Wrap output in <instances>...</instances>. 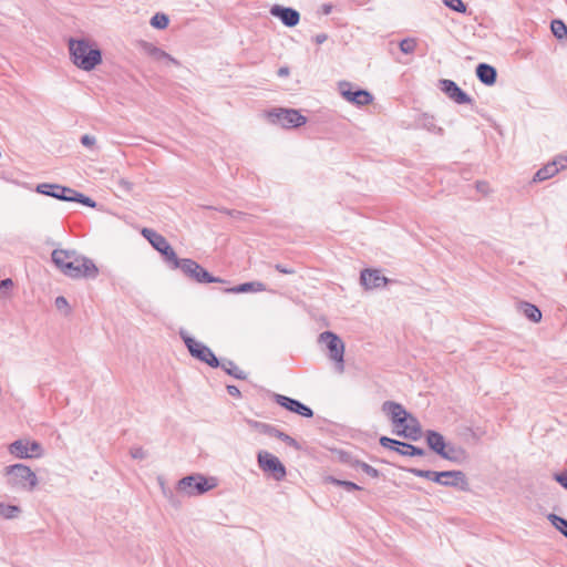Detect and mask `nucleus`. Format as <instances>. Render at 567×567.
<instances>
[{"mask_svg": "<svg viewBox=\"0 0 567 567\" xmlns=\"http://www.w3.org/2000/svg\"><path fill=\"white\" fill-rule=\"evenodd\" d=\"M3 477L6 485L13 492H33L39 484L37 474L22 463L6 466Z\"/></svg>", "mask_w": 567, "mask_h": 567, "instance_id": "f257e3e1", "label": "nucleus"}, {"mask_svg": "<svg viewBox=\"0 0 567 567\" xmlns=\"http://www.w3.org/2000/svg\"><path fill=\"white\" fill-rule=\"evenodd\" d=\"M69 51L72 62L84 71H91L102 62L101 51L87 40L70 39Z\"/></svg>", "mask_w": 567, "mask_h": 567, "instance_id": "f03ea898", "label": "nucleus"}, {"mask_svg": "<svg viewBox=\"0 0 567 567\" xmlns=\"http://www.w3.org/2000/svg\"><path fill=\"white\" fill-rule=\"evenodd\" d=\"M319 344L324 347L329 360L332 362L336 372H344L346 344L342 339L331 331H323L318 337Z\"/></svg>", "mask_w": 567, "mask_h": 567, "instance_id": "7ed1b4c3", "label": "nucleus"}, {"mask_svg": "<svg viewBox=\"0 0 567 567\" xmlns=\"http://www.w3.org/2000/svg\"><path fill=\"white\" fill-rule=\"evenodd\" d=\"M217 486L215 477H205L202 474H190L177 482V491L188 496L203 495Z\"/></svg>", "mask_w": 567, "mask_h": 567, "instance_id": "20e7f679", "label": "nucleus"}, {"mask_svg": "<svg viewBox=\"0 0 567 567\" xmlns=\"http://www.w3.org/2000/svg\"><path fill=\"white\" fill-rule=\"evenodd\" d=\"M75 260L71 259L63 266L60 271L70 278H95L99 274V269L92 259L79 254L75 250Z\"/></svg>", "mask_w": 567, "mask_h": 567, "instance_id": "39448f33", "label": "nucleus"}, {"mask_svg": "<svg viewBox=\"0 0 567 567\" xmlns=\"http://www.w3.org/2000/svg\"><path fill=\"white\" fill-rule=\"evenodd\" d=\"M268 118L274 124H279L284 128L299 127L306 124V116L293 109H275L268 112Z\"/></svg>", "mask_w": 567, "mask_h": 567, "instance_id": "423d86ee", "label": "nucleus"}, {"mask_svg": "<svg viewBox=\"0 0 567 567\" xmlns=\"http://www.w3.org/2000/svg\"><path fill=\"white\" fill-rule=\"evenodd\" d=\"M257 462L261 471L269 474L276 481H282L287 471L281 461L267 451H260L257 455Z\"/></svg>", "mask_w": 567, "mask_h": 567, "instance_id": "0eeeda50", "label": "nucleus"}, {"mask_svg": "<svg viewBox=\"0 0 567 567\" xmlns=\"http://www.w3.org/2000/svg\"><path fill=\"white\" fill-rule=\"evenodd\" d=\"M11 455L18 458H38L43 455V447L37 441L19 439L12 442L9 447Z\"/></svg>", "mask_w": 567, "mask_h": 567, "instance_id": "6e6552de", "label": "nucleus"}, {"mask_svg": "<svg viewBox=\"0 0 567 567\" xmlns=\"http://www.w3.org/2000/svg\"><path fill=\"white\" fill-rule=\"evenodd\" d=\"M181 269L187 277L197 281V282H223V279L218 277L212 276L207 270H205L199 264H197L193 259H182L177 269Z\"/></svg>", "mask_w": 567, "mask_h": 567, "instance_id": "1a4fd4ad", "label": "nucleus"}, {"mask_svg": "<svg viewBox=\"0 0 567 567\" xmlns=\"http://www.w3.org/2000/svg\"><path fill=\"white\" fill-rule=\"evenodd\" d=\"M184 341L188 351L194 358L207 363L213 368L219 367V360L207 346L189 337L184 338Z\"/></svg>", "mask_w": 567, "mask_h": 567, "instance_id": "9d476101", "label": "nucleus"}, {"mask_svg": "<svg viewBox=\"0 0 567 567\" xmlns=\"http://www.w3.org/2000/svg\"><path fill=\"white\" fill-rule=\"evenodd\" d=\"M441 474L447 475V477L441 478V482H437L439 485L445 487H453L461 492H470V483L466 477V474L462 471H442Z\"/></svg>", "mask_w": 567, "mask_h": 567, "instance_id": "9b49d317", "label": "nucleus"}, {"mask_svg": "<svg viewBox=\"0 0 567 567\" xmlns=\"http://www.w3.org/2000/svg\"><path fill=\"white\" fill-rule=\"evenodd\" d=\"M341 95L348 101L357 105H368L372 102L373 96L365 90H351V84L341 82L339 84Z\"/></svg>", "mask_w": 567, "mask_h": 567, "instance_id": "f8f14e48", "label": "nucleus"}, {"mask_svg": "<svg viewBox=\"0 0 567 567\" xmlns=\"http://www.w3.org/2000/svg\"><path fill=\"white\" fill-rule=\"evenodd\" d=\"M440 89L457 104H471L473 99L466 94L454 81L443 79L440 81Z\"/></svg>", "mask_w": 567, "mask_h": 567, "instance_id": "ddd939ff", "label": "nucleus"}, {"mask_svg": "<svg viewBox=\"0 0 567 567\" xmlns=\"http://www.w3.org/2000/svg\"><path fill=\"white\" fill-rule=\"evenodd\" d=\"M275 401L280 406L287 409L290 412L297 413L303 417L313 416V411L308 405L301 403L296 399H291L289 396L275 393Z\"/></svg>", "mask_w": 567, "mask_h": 567, "instance_id": "4468645a", "label": "nucleus"}, {"mask_svg": "<svg viewBox=\"0 0 567 567\" xmlns=\"http://www.w3.org/2000/svg\"><path fill=\"white\" fill-rule=\"evenodd\" d=\"M382 411L390 417L395 427L403 426L411 416L401 404L392 401H385L382 404Z\"/></svg>", "mask_w": 567, "mask_h": 567, "instance_id": "2eb2a0df", "label": "nucleus"}, {"mask_svg": "<svg viewBox=\"0 0 567 567\" xmlns=\"http://www.w3.org/2000/svg\"><path fill=\"white\" fill-rule=\"evenodd\" d=\"M271 16L281 20V22L289 28H292L299 23L300 14L292 8L282 7L275 4L270 8Z\"/></svg>", "mask_w": 567, "mask_h": 567, "instance_id": "dca6fc26", "label": "nucleus"}, {"mask_svg": "<svg viewBox=\"0 0 567 567\" xmlns=\"http://www.w3.org/2000/svg\"><path fill=\"white\" fill-rule=\"evenodd\" d=\"M56 189L60 190V196L58 199L64 202H76L91 208H94L96 206V203L92 198L83 195L82 193L76 192L73 188L62 186V188Z\"/></svg>", "mask_w": 567, "mask_h": 567, "instance_id": "f3484780", "label": "nucleus"}, {"mask_svg": "<svg viewBox=\"0 0 567 567\" xmlns=\"http://www.w3.org/2000/svg\"><path fill=\"white\" fill-rule=\"evenodd\" d=\"M361 284L367 289L379 288L388 284V278L378 270L364 269L360 276Z\"/></svg>", "mask_w": 567, "mask_h": 567, "instance_id": "a211bd4d", "label": "nucleus"}, {"mask_svg": "<svg viewBox=\"0 0 567 567\" xmlns=\"http://www.w3.org/2000/svg\"><path fill=\"white\" fill-rule=\"evenodd\" d=\"M138 47L145 54H147L148 56H151L152 59H154L156 61L167 60L168 62H171L175 65L179 64L176 59H174L168 53H166L165 51H163L162 49L155 47L154 44H152L150 42L141 41L138 43Z\"/></svg>", "mask_w": 567, "mask_h": 567, "instance_id": "6ab92c4d", "label": "nucleus"}, {"mask_svg": "<svg viewBox=\"0 0 567 567\" xmlns=\"http://www.w3.org/2000/svg\"><path fill=\"white\" fill-rule=\"evenodd\" d=\"M401 430L396 432L398 435L405 439L417 441L422 436V430L419 421L414 416H410L408 422L400 426Z\"/></svg>", "mask_w": 567, "mask_h": 567, "instance_id": "aec40b11", "label": "nucleus"}, {"mask_svg": "<svg viewBox=\"0 0 567 567\" xmlns=\"http://www.w3.org/2000/svg\"><path fill=\"white\" fill-rule=\"evenodd\" d=\"M424 437L426 441V444L430 450H432L434 453H436L439 456L443 452L444 449H447V443L444 439V436L434 430H427L424 433Z\"/></svg>", "mask_w": 567, "mask_h": 567, "instance_id": "412c9836", "label": "nucleus"}, {"mask_svg": "<svg viewBox=\"0 0 567 567\" xmlns=\"http://www.w3.org/2000/svg\"><path fill=\"white\" fill-rule=\"evenodd\" d=\"M440 456L452 463L461 464L467 458V453L463 447L447 444V449H444Z\"/></svg>", "mask_w": 567, "mask_h": 567, "instance_id": "4be33fe9", "label": "nucleus"}, {"mask_svg": "<svg viewBox=\"0 0 567 567\" xmlns=\"http://www.w3.org/2000/svg\"><path fill=\"white\" fill-rule=\"evenodd\" d=\"M71 259L75 260V249H54L51 254V260L54 266L60 270L63 268L65 264H68Z\"/></svg>", "mask_w": 567, "mask_h": 567, "instance_id": "5701e85b", "label": "nucleus"}, {"mask_svg": "<svg viewBox=\"0 0 567 567\" xmlns=\"http://www.w3.org/2000/svg\"><path fill=\"white\" fill-rule=\"evenodd\" d=\"M476 76L482 83L493 85L496 82L497 72L494 66L480 63L476 68Z\"/></svg>", "mask_w": 567, "mask_h": 567, "instance_id": "b1692460", "label": "nucleus"}, {"mask_svg": "<svg viewBox=\"0 0 567 567\" xmlns=\"http://www.w3.org/2000/svg\"><path fill=\"white\" fill-rule=\"evenodd\" d=\"M142 236L148 240V243L153 246L154 249H156L158 252L161 249L165 248L167 249L168 241L164 236L156 233L155 230L151 228H143L141 230Z\"/></svg>", "mask_w": 567, "mask_h": 567, "instance_id": "393cba45", "label": "nucleus"}, {"mask_svg": "<svg viewBox=\"0 0 567 567\" xmlns=\"http://www.w3.org/2000/svg\"><path fill=\"white\" fill-rule=\"evenodd\" d=\"M559 158H555L551 163H548L538 169L534 176V182H543L555 176L559 172Z\"/></svg>", "mask_w": 567, "mask_h": 567, "instance_id": "a878e982", "label": "nucleus"}, {"mask_svg": "<svg viewBox=\"0 0 567 567\" xmlns=\"http://www.w3.org/2000/svg\"><path fill=\"white\" fill-rule=\"evenodd\" d=\"M266 286L260 281L245 282L233 288H228L225 291L229 293H243V292H259L265 291Z\"/></svg>", "mask_w": 567, "mask_h": 567, "instance_id": "bb28decb", "label": "nucleus"}, {"mask_svg": "<svg viewBox=\"0 0 567 567\" xmlns=\"http://www.w3.org/2000/svg\"><path fill=\"white\" fill-rule=\"evenodd\" d=\"M518 310L533 322H539L542 320L540 310L533 303L522 301L518 303Z\"/></svg>", "mask_w": 567, "mask_h": 567, "instance_id": "cd10ccee", "label": "nucleus"}, {"mask_svg": "<svg viewBox=\"0 0 567 567\" xmlns=\"http://www.w3.org/2000/svg\"><path fill=\"white\" fill-rule=\"evenodd\" d=\"M406 471L417 477L426 478L436 484H437V482H441V478L447 477V475L441 474V472L431 471V470H420V468L411 467V468H406Z\"/></svg>", "mask_w": 567, "mask_h": 567, "instance_id": "c85d7f7f", "label": "nucleus"}, {"mask_svg": "<svg viewBox=\"0 0 567 567\" xmlns=\"http://www.w3.org/2000/svg\"><path fill=\"white\" fill-rule=\"evenodd\" d=\"M21 513L22 509L20 506L0 502V517L4 519H16Z\"/></svg>", "mask_w": 567, "mask_h": 567, "instance_id": "c756f323", "label": "nucleus"}, {"mask_svg": "<svg viewBox=\"0 0 567 567\" xmlns=\"http://www.w3.org/2000/svg\"><path fill=\"white\" fill-rule=\"evenodd\" d=\"M219 365L229 375H233L236 379H246V373L238 365H236L233 361L223 360L221 362H219Z\"/></svg>", "mask_w": 567, "mask_h": 567, "instance_id": "7c9ffc66", "label": "nucleus"}, {"mask_svg": "<svg viewBox=\"0 0 567 567\" xmlns=\"http://www.w3.org/2000/svg\"><path fill=\"white\" fill-rule=\"evenodd\" d=\"M337 458L340 463L352 468H359L360 460L353 456L350 452L339 450L336 452Z\"/></svg>", "mask_w": 567, "mask_h": 567, "instance_id": "2f4dec72", "label": "nucleus"}, {"mask_svg": "<svg viewBox=\"0 0 567 567\" xmlns=\"http://www.w3.org/2000/svg\"><path fill=\"white\" fill-rule=\"evenodd\" d=\"M56 188H62V185L44 183L37 186V192L43 195L59 198L60 190H58Z\"/></svg>", "mask_w": 567, "mask_h": 567, "instance_id": "473e14b6", "label": "nucleus"}, {"mask_svg": "<svg viewBox=\"0 0 567 567\" xmlns=\"http://www.w3.org/2000/svg\"><path fill=\"white\" fill-rule=\"evenodd\" d=\"M425 453H426L425 450H423L419 446L402 442V447L400 449L399 454L404 455V456H424Z\"/></svg>", "mask_w": 567, "mask_h": 567, "instance_id": "72a5a7b5", "label": "nucleus"}, {"mask_svg": "<svg viewBox=\"0 0 567 567\" xmlns=\"http://www.w3.org/2000/svg\"><path fill=\"white\" fill-rule=\"evenodd\" d=\"M547 518L567 538V519L556 514H549Z\"/></svg>", "mask_w": 567, "mask_h": 567, "instance_id": "f704fd0d", "label": "nucleus"}, {"mask_svg": "<svg viewBox=\"0 0 567 567\" xmlns=\"http://www.w3.org/2000/svg\"><path fill=\"white\" fill-rule=\"evenodd\" d=\"M328 481L330 483H332L333 485H337L339 487H342L344 488L347 492H353V491H360L362 489L361 486H359L358 484L353 483V482H350V481H343V480H339V478H336L333 476H329L328 477Z\"/></svg>", "mask_w": 567, "mask_h": 567, "instance_id": "c9c22d12", "label": "nucleus"}, {"mask_svg": "<svg viewBox=\"0 0 567 567\" xmlns=\"http://www.w3.org/2000/svg\"><path fill=\"white\" fill-rule=\"evenodd\" d=\"M159 252L165 257L166 261L172 264L173 269H177V265L182 259L177 257L169 243L167 244V249L163 248Z\"/></svg>", "mask_w": 567, "mask_h": 567, "instance_id": "e433bc0d", "label": "nucleus"}, {"mask_svg": "<svg viewBox=\"0 0 567 567\" xmlns=\"http://www.w3.org/2000/svg\"><path fill=\"white\" fill-rule=\"evenodd\" d=\"M271 436L277 437L278 440L285 442L287 445H289L296 450L300 449L299 443L293 437H291L290 435H288L287 433L282 432V431H280L279 429H276Z\"/></svg>", "mask_w": 567, "mask_h": 567, "instance_id": "4c0bfd02", "label": "nucleus"}, {"mask_svg": "<svg viewBox=\"0 0 567 567\" xmlns=\"http://www.w3.org/2000/svg\"><path fill=\"white\" fill-rule=\"evenodd\" d=\"M379 443L382 447L390 449L398 453H400V449L402 447V441H398L388 436H381Z\"/></svg>", "mask_w": 567, "mask_h": 567, "instance_id": "58836bf2", "label": "nucleus"}, {"mask_svg": "<svg viewBox=\"0 0 567 567\" xmlns=\"http://www.w3.org/2000/svg\"><path fill=\"white\" fill-rule=\"evenodd\" d=\"M551 32L557 39H564L567 37V27L561 20H554L551 22Z\"/></svg>", "mask_w": 567, "mask_h": 567, "instance_id": "ea45409f", "label": "nucleus"}, {"mask_svg": "<svg viewBox=\"0 0 567 567\" xmlns=\"http://www.w3.org/2000/svg\"><path fill=\"white\" fill-rule=\"evenodd\" d=\"M169 23V19L164 13H156L151 19V25L156 29H165Z\"/></svg>", "mask_w": 567, "mask_h": 567, "instance_id": "a19ab883", "label": "nucleus"}, {"mask_svg": "<svg viewBox=\"0 0 567 567\" xmlns=\"http://www.w3.org/2000/svg\"><path fill=\"white\" fill-rule=\"evenodd\" d=\"M416 45H417L416 39L406 38L400 42L399 48L403 53L412 54L415 51Z\"/></svg>", "mask_w": 567, "mask_h": 567, "instance_id": "79ce46f5", "label": "nucleus"}, {"mask_svg": "<svg viewBox=\"0 0 567 567\" xmlns=\"http://www.w3.org/2000/svg\"><path fill=\"white\" fill-rule=\"evenodd\" d=\"M163 496L168 501V503L175 507L178 508L182 505V501L179 497L174 493L172 488H164L162 492Z\"/></svg>", "mask_w": 567, "mask_h": 567, "instance_id": "37998d69", "label": "nucleus"}, {"mask_svg": "<svg viewBox=\"0 0 567 567\" xmlns=\"http://www.w3.org/2000/svg\"><path fill=\"white\" fill-rule=\"evenodd\" d=\"M444 4L456 12H465L466 6L462 0H444Z\"/></svg>", "mask_w": 567, "mask_h": 567, "instance_id": "c03bdc74", "label": "nucleus"}, {"mask_svg": "<svg viewBox=\"0 0 567 567\" xmlns=\"http://www.w3.org/2000/svg\"><path fill=\"white\" fill-rule=\"evenodd\" d=\"M359 468H361L367 475L371 476L372 478H378L381 475L379 470L362 461L359 464Z\"/></svg>", "mask_w": 567, "mask_h": 567, "instance_id": "a18cd8bd", "label": "nucleus"}, {"mask_svg": "<svg viewBox=\"0 0 567 567\" xmlns=\"http://www.w3.org/2000/svg\"><path fill=\"white\" fill-rule=\"evenodd\" d=\"M130 455L134 460H144L147 457V452L142 446H132L130 449Z\"/></svg>", "mask_w": 567, "mask_h": 567, "instance_id": "49530a36", "label": "nucleus"}, {"mask_svg": "<svg viewBox=\"0 0 567 567\" xmlns=\"http://www.w3.org/2000/svg\"><path fill=\"white\" fill-rule=\"evenodd\" d=\"M219 212L227 214L228 216L235 218V219H244L246 217V214L239 210L235 209H227V208H217Z\"/></svg>", "mask_w": 567, "mask_h": 567, "instance_id": "de8ad7c7", "label": "nucleus"}, {"mask_svg": "<svg viewBox=\"0 0 567 567\" xmlns=\"http://www.w3.org/2000/svg\"><path fill=\"white\" fill-rule=\"evenodd\" d=\"M256 427L265 433V434H268V435H272V433L275 432V430L277 429L276 426L274 425H270V424H267V423H259V422H256L255 423Z\"/></svg>", "mask_w": 567, "mask_h": 567, "instance_id": "09e8293b", "label": "nucleus"}, {"mask_svg": "<svg viewBox=\"0 0 567 567\" xmlns=\"http://www.w3.org/2000/svg\"><path fill=\"white\" fill-rule=\"evenodd\" d=\"M55 307L59 309V310H64L66 313L70 312V306H69V302L68 300L60 296V297H56L55 298Z\"/></svg>", "mask_w": 567, "mask_h": 567, "instance_id": "8fccbe9b", "label": "nucleus"}, {"mask_svg": "<svg viewBox=\"0 0 567 567\" xmlns=\"http://www.w3.org/2000/svg\"><path fill=\"white\" fill-rule=\"evenodd\" d=\"M554 480L558 484H560L565 489H567V471H563L560 473H555Z\"/></svg>", "mask_w": 567, "mask_h": 567, "instance_id": "3c124183", "label": "nucleus"}, {"mask_svg": "<svg viewBox=\"0 0 567 567\" xmlns=\"http://www.w3.org/2000/svg\"><path fill=\"white\" fill-rule=\"evenodd\" d=\"M81 143L85 146V147H91L95 144V137L92 136V135H83L81 137Z\"/></svg>", "mask_w": 567, "mask_h": 567, "instance_id": "603ef678", "label": "nucleus"}, {"mask_svg": "<svg viewBox=\"0 0 567 567\" xmlns=\"http://www.w3.org/2000/svg\"><path fill=\"white\" fill-rule=\"evenodd\" d=\"M13 287V281L10 278L0 281V293Z\"/></svg>", "mask_w": 567, "mask_h": 567, "instance_id": "864d4df0", "label": "nucleus"}, {"mask_svg": "<svg viewBox=\"0 0 567 567\" xmlns=\"http://www.w3.org/2000/svg\"><path fill=\"white\" fill-rule=\"evenodd\" d=\"M118 185H120V187H121L122 189H124V190H126V192H131V190H132V188H133V184H132L130 181L124 179V178H122V179H120V181H118Z\"/></svg>", "mask_w": 567, "mask_h": 567, "instance_id": "5fc2aeb1", "label": "nucleus"}, {"mask_svg": "<svg viewBox=\"0 0 567 567\" xmlns=\"http://www.w3.org/2000/svg\"><path fill=\"white\" fill-rule=\"evenodd\" d=\"M275 268H276V270H278L279 272L285 274V275H292V274H295V272H296V271H295V269H292V268H286V267H284V266H282V265H280V264H277V265L275 266Z\"/></svg>", "mask_w": 567, "mask_h": 567, "instance_id": "6e6d98bb", "label": "nucleus"}, {"mask_svg": "<svg viewBox=\"0 0 567 567\" xmlns=\"http://www.w3.org/2000/svg\"><path fill=\"white\" fill-rule=\"evenodd\" d=\"M313 40L317 44H322L323 42H326L328 40V34L319 33L313 38Z\"/></svg>", "mask_w": 567, "mask_h": 567, "instance_id": "4d7b16f0", "label": "nucleus"}, {"mask_svg": "<svg viewBox=\"0 0 567 567\" xmlns=\"http://www.w3.org/2000/svg\"><path fill=\"white\" fill-rule=\"evenodd\" d=\"M424 121H425V122H424V124H423V125H424L427 130H430V131H434V130L436 128V126L434 125V123H433L432 118H427V117H425V118H424Z\"/></svg>", "mask_w": 567, "mask_h": 567, "instance_id": "13d9d810", "label": "nucleus"}, {"mask_svg": "<svg viewBox=\"0 0 567 567\" xmlns=\"http://www.w3.org/2000/svg\"><path fill=\"white\" fill-rule=\"evenodd\" d=\"M556 158H559V163L558 165L560 166V168H565L567 167V157L565 156H557Z\"/></svg>", "mask_w": 567, "mask_h": 567, "instance_id": "bf43d9fd", "label": "nucleus"}, {"mask_svg": "<svg viewBox=\"0 0 567 567\" xmlns=\"http://www.w3.org/2000/svg\"><path fill=\"white\" fill-rule=\"evenodd\" d=\"M288 73H289V70H288V68H286V66L280 68V69L278 70V75H279V76H286V75H288Z\"/></svg>", "mask_w": 567, "mask_h": 567, "instance_id": "052dcab7", "label": "nucleus"}, {"mask_svg": "<svg viewBox=\"0 0 567 567\" xmlns=\"http://www.w3.org/2000/svg\"><path fill=\"white\" fill-rule=\"evenodd\" d=\"M157 481H158V484H159V487H161V491H162V492L164 491V488H169L168 486H166L165 481H164V478H163V477H161V476H159V477L157 478Z\"/></svg>", "mask_w": 567, "mask_h": 567, "instance_id": "680f3d73", "label": "nucleus"}, {"mask_svg": "<svg viewBox=\"0 0 567 567\" xmlns=\"http://www.w3.org/2000/svg\"><path fill=\"white\" fill-rule=\"evenodd\" d=\"M332 6L331 4H324L322 10L324 14H329L331 12Z\"/></svg>", "mask_w": 567, "mask_h": 567, "instance_id": "e2e57ef3", "label": "nucleus"}, {"mask_svg": "<svg viewBox=\"0 0 567 567\" xmlns=\"http://www.w3.org/2000/svg\"><path fill=\"white\" fill-rule=\"evenodd\" d=\"M226 390L230 391V390H238V389L235 385H227Z\"/></svg>", "mask_w": 567, "mask_h": 567, "instance_id": "0e129e2a", "label": "nucleus"}, {"mask_svg": "<svg viewBox=\"0 0 567 567\" xmlns=\"http://www.w3.org/2000/svg\"><path fill=\"white\" fill-rule=\"evenodd\" d=\"M231 395L234 396H240L241 392L240 391H237V392H229Z\"/></svg>", "mask_w": 567, "mask_h": 567, "instance_id": "69168bd1", "label": "nucleus"}]
</instances>
